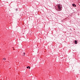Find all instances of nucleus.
I'll list each match as a JSON object with an SVG mask.
<instances>
[{
    "instance_id": "nucleus-1",
    "label": "nucleus",
    "mask_w": 80,
    "mask_h": 80,
    "mask_svg": "<svg viewBox=\"0 0 80 80\" xmlns=\"http://www.w3.org/2000/svg\"><path fill=\"white\" fill-rule=\"evenodd\" d=\"M57 10L58 11H60V10H62V8L60 5H58Z\"/></svg>"
},
{
    "instance_id": "nucleus-2",
    "label": "nucleus",
    "mask_w": 80,
    "mask_h": 80,
    "mask_svg": "<svg viewBox=\"0 0 80 80\" xmlns=\"http://www.w3.org/2000/svg\"><path fill=\"white\" fill-rule=\"evenodd\" d=\"M74 42H75V44H77V41H75Z\"/></svg>"
},
{
    "instance_id": "nucleus-3",
    "label": "nucleus",
    "mask_w": 80,
    "mask_h": 80,
    "mask_svg": "<svg viewBox=\"0 0 80 80\" xmlns=\"http://www.w3.org/2000/svg\"><path fill=\"white\" fill-rule=\"evenodd\" d=\"M72 5L73 6V7H76V5L75 4H72Z\"/></svg>"
},
{
    "instance_id": "nucleus-4",
    "label": "nucleus",
    "mask_w": 80,
    "mask_h": 80,
    "mask_svg": "<svg viewBox=\"0 0 80 80\" xmlns=\"http://www.w3.org/2000/svg\"><path fill=\"white\" fill-rule=\"evenodd\" d=\"M27 68H28V69H30V66H28L27 67Z\"/></svg>"
},
{
    "instance_id": "nucleus-5",
    "label": "nucleus",
    "mask_w": 80,
    "mask_h": 80,
    "mask_svg": "<svg viewBox=\"0 0 80 80\" xmlns=\"http://www.w3.org/2000/svg\"><path fill=\"white\" fill-rule=\"evenodd\" d=\"M3 60H4V61H5L6 59L5 58H3Z\"/></svg>"
},
{
    "instance_id": "nucleus-6",
    "label": "nucleus",
    "mask_w": 80,
    "mask_h": 80,
    "mask_svg": "<svg viewBox=\"0 0 80 80\" xmlns=\"http://www.w3.org/2000/svg\"><path fill=\"white\" fill-rule=\"evenodd\" d=\"M23 54H24V55H23V56H24V55H25V52H24Z\"/></svg>"
},
{
    "instance_id": "nucleus-7",
    "label": "nucleus",
    "mask_w": 80,
    "mask_h": 80,
    "mask_svg": "<svg viewBox=\"0 0 80 80\" xmlns=\"http://www.w3.org/2000/svg\"><path fill=\"white\" fill-rule=\"evenodd\" d=\"M16 10L17 11V10H18L17 9H16Z\"/></svg>"
}]
</instances>
